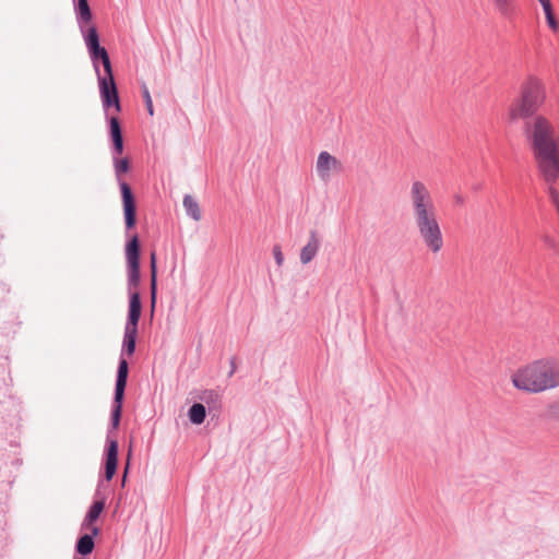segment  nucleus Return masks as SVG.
<instances>
[{
  "label": "nucleus",
  "mask_w": 559,
  "mask_h": 559,
  "mask_svg": "<svg viewBox=\"0 0 559 559\" xmlns=\"http://www.w3.org/2000/svg\"><path fill=\"white\" fill-rule=\"evenodd\" d=\"M409 202L418 238L430 253L439 254L443 249L444 239L437 206L425 182L420 180L412 182Z\"/></svg>",
  "instance_id": "1"
},
{
  "label": "nucleus",
  "mask_w": 559,
  "mask_h": 559,
  "mask_svg": "<svg viewBox=\"0 0 559 559\" xmlns=\"http://www.w3.org/2000/svg\"><path fill=\"white\" fill-rule=\"evenodd\" d=\"M532 139L538 170L547 183L555 185L559 178V138H554V128L544 116L534 118Z\"/></svg>",
  "instance_id": "2"
},
{
  "label": "nucleus",
  "mask_w": 559,
  "mask_h": 559,
  "mask_svg": "<svg viewBox=\"0 0 559 559\" xmlns=\"http://www.w3.org/2000/svg\"><path fill=\"white\" fill-rule=\"evenodd\" d=\"M547 99L544 81L537 76H527L520 87V94L509 108L512 120L526 119L534 116Z\"/></svg>",
  "instance_id": "3"
},
{
  "label": "nucleus",
  "mask_w": 559,
  "mask_h": 559,
  "mask_svg": "<svg viewBox=\"0 0 559 559\" xmlns=\"http://www.w3.org/2000/svg\"><path fill=\"white\" fill-rule=\"evenodd\" d=\"M542 378V366L536 359L519 367L511 374V382L519 391L537 394L544 392Z\"/></svg>",
  "instance_id": "4"
},
{
  "label": "nucleus",
  "mask_w": 559,
  "mask_h": 559,
  "mask_svg": "<svg viewBox=\"0 0 559 559\" xmlns=\"http://www.w3.org/2000/svg\"><path fill=\"white\" fill-rule=\"evenodd\" d=\"M114 168H115L117 179L119 180V183H120L126 226H127V228L130 229V228H133L136 223L135 200H134V197H133L130 186L127 182L120 180L121 174H126L130 169L129 158H127V157L119 158V157L115 156L114 157Z\"/></svg>",
  "instance_id": "5"
},
{
  "label": "nucleus",
  "mask_w": 559,
  "mask_h": 559,
  "mask_svg": "<svg viewBox=\"0 0 559 559\" xmlns=\"http://www.w3.org/2000/svg\"><path fill=\"white\" fill-rule=\"evenodd\" d=\"M128 362L126 359H121L119 361L117 381H116V390H115V408L112 411L111 420L112 427L117 428L120 423L121 411H122V401L124 395V389L127 385L128 379Z\"/></svg>",
  "instance_id": "6"
},
{
  "label": "nucleus",
  "mask_w": 559,
  "mask_h": 559,
  "mask_svg": "<svg viewBox=\"0 0 559 559\" xmlns=\"http://www.w3.org/2000/svg\"><path fill=\"white\" fill-rule=\"evenodd\" d=\"M316 171L319 179L326 182L334 175H337L343 171V164L334 155L330 154L326 151H323L318 155L316 163Z\"/></svg>",
  "instance_id": "7"
},
{
  "label": "nucleus",
  "mask_w": 559,
  "mask_h": 559,
  "mask_svg": "<svg viewBox=\"0 0 559 559\" xmlns=\"http://www.w3.org/2000/svg\"><path fill=\"white\" fill-rule=\"evenodd\" d=\"M539 362L544 392L559 388V358L543 357Z\"/></svg>",
  "instance_id": "8"
},
{
  "label": "nucleus",
  "mask_w": 559,
  "mask_h": 559,
  "mask_svg": "<svg viewBox=\"0 0 559 559\" xmlns=\"http://www.w3.org/2000/svg\"><path fill=\"white\" fill-rule=\"evenodd\" d=\"M129 269V283L138 286L140 283V243L138 236H133L126 248Z\"/></svg>",
  "instance_id": "9"
},
{
  "label": "nucleus",
  "mask_w": 559,
  "mask_h": 559,
  "mask_svg": "<svg viewBox=\"0 0 559 559\" xmlns=\"http://www.w3.org/2000/svg\"><path fill=\"white\" fill-rule=\"evenodd\" d=\"M86 46L93 60L100 59L106 74L112 71L109 56L104 47L99 45L97 31L94 26L90 27L85 38Z\"/></svg>",
  "instance_id": "10"
},
{
  "label": "nucleus",
  "mask_w": 559,
  "mask_h": 559,
  "mask_svg": "<svg viewBox=\"0 0 559 559\" xmlns=\"http://www.w3.org/2000/svg\"><path fill=\"white\" fill-rule=\"evenodd\" d=\"M99 91L105 108L115 106L117 112L121 110L117 86L114 80L112 71L104 78L98 79Z\"/></svg>",
  "instance_id": "11"
},
{
  "label": "nucleus",
  "mask_w": 559,
  "mask_h": 559,
  "mask_svg": "<svg viewBox=\"0 0 559 559\" xmlns=\"http://www.w3.org/2000/svg\"><path fill=\"white\" fill-rule=\"evenodd\" d=\"M495 12L502 19L511 21L518 14L516 0H490Z\"/></svg>",
  "instance_id": "12"
},
{
  "label": "nucleus",
  "mask_w": 559,
  "mask_h": 559,
  "mask_svg": "<svg viewBox=\"0 0 559 559\" xmlns=\"http://www.w3.org/2000/svg\"><path fill=\"white\" fill-rule=\"evenodd\" d=\"M320 248V240L317 231H310L309 240L305 247L300 250V262L302 264L310 263L317 255Z\"/></svg>",
  "instance_id": "13"
},
{
  "label": "nucleus",
  "mask_w": 559,
  "mask_h": 559,
  "mask_svg": "<svg viewBox=\"0 0 559 559\" xmlns=\"http://www.w3.org/2000/svg\"><path fill=\"white\" fill-rule=\"evenodd\" d=\"M141 300L139 293H133L130 296V304H129V316H128V322L126 324V329H132L138 330L139 320L141 317Z\"/></svg>",
  "instance_id": "14"
},
{
  "label": "nucleus",
  "mask_w": 559,
  "mask_h": 559,
  "mask_svg": "<svg viewBox=\"0 0 559 559\" xmlns=\"http://www.w3.org/2000/svg\"><path fill=\"white\" fill-rule=\"evenodd\" d=\"M118 463V442L116 440H110L107 450L106 456V467H105V477L107 480H110L117 469Z\"/></svg>",
  "instance_id": "15"
},
{
  "label": "nucleus",
  "mask_w": 559,
  "mask_h": 559,
  "mask_svg": "<svg viewBox=\"0 0 559 559\" xmlns=\"http://www.w3.org/2000/svg\"><path fill=\"white\" fill-rule=\"evenodd\" d=\"M104 508H105V502L104 501H95L91 506V508H90V510H88V512H87V514L85 516V520H84L85 527L88 531H91V533L93 535H95V536L99 533V530H98V527H96L94 525V522L99 518V515L103 512Z\"/></svg>",
  "instance_id": "16"
},
{
  "label": "nucleus",
  "mask_w": 559,
  "mask_h": 559,
  "mask_svg": "<svg viewBox=\"0 0 559 559\" xmlns=\"http://www.w3.org/2000/svg\"><path fill=\"white\" fill-rule=\"evenodd\" d=\"M109 126H110V135H111L112 142H114V152L117 156H119L123 152V139H122L120 123L116 116H112L109 119Z\"/></svg>",
  "instance_id": "17"
},
{
  "label": "nucleus",
  "mask_w": 559,
  "mask_h": 559,
  "mask_svg": "<svg viewBox=\"0 0 559 559\" xmlns=\"http://www.w3.org/2000/svg\"><path fill=\"white\" fill-rule=\"evenodd\" d=\"M150 266H151V302L152 309L155 307L156 302V292H157V267H156V253L153 251L150 257Z\"/></svg>",
  "instance_id": "18"
},
{
  "label": "nucleus",
  "mask_w": 559,
  "mask_h": 559,
  "mask_svg": "<svg viewBox=\"0 0 559 559\" xmlns=\"http://www.w3.org/2000/svg\"><path fill=\"white\" fill-rule=\"evenodd\" d=\"M183 206L186 209L187 214L191 216L194 221L199 222L202 218L201 209L193 197L187 194L183 198Z\"/></svg>",
  "instance_id": "19"
},
{
  "label": "nucleus",
  "mask_w": 559,
  "mask_h": 559,
  "mask_svg": "<svg viewBox=\"0 0 559 559\" xmlns=\"http://www.w3.org/2000/svg\"><path fill=\"white\" fill-rule=\"evenodd\" d=\"M138 330L124 329L123 349L128 356H132L135 350Z\"/></svg>",
  "instance_id": "20"
},
{
  "label": "nucleus",
  "mask_w": 559,
  "mask_h": 559,
  "mask_svg": "<svg viewBox=\"0 0 559 559\" xmlns=\"http://www.w3.org/2000/svg\"><path fill=\"white\" fill-rule=\"evenodd\" d=\"M206 411L203 404L195 403L189 409L190 421L194 425H201L205 419Z\"/></svg>",
  "instance_id": "21"
},
{
  "label": "nucleus",
  "mask_w": 559,
  "mask_h": 559,
  "mask_svg": "<svg viewBox=\"0 0 559 559\" xmlns=\"http://www.w3.org/2000/svg\"><path fill=\"white\" fill-rule=\"evenodd\" d=\"M93 549H94V540L91 535L85 534L82 537H80V539L76 544V551L80 555H83V556L88 555L93 551Z\"/></svg>",
  "instance_id": "22"
},
{
  "label": "nucleus",
  "mask_w": 559,
  "mask_h": 559,
  "mask_svg": "<svg viewBox=\"0 0 559 559\" xmlns=\"http://www.w3.org/2000/svg\"><path fill=\"white\" fill-rule=\"evenodd\" d=\"M76 13L80 21L84 23H90L92 21V11L87 0H78Z\"/></svg>",
  "instance_id": "23"
},
{
  "label": "nucleus",
  "mask_w": 559,
  "mask_h": 559,
  "mask_svg": "<svg viewBox=\"0 0 559 559\" xmlns=\"http://www.w3.org/2000/svg\"><path fill=\"white\" fill-rule=\"evenodd\" d=\"M543 9H544V12H545V15H546V20H547V23L549 25V27L557 32L558 28H559V23L557 22L555 15H554V12H552V8H551V2L545 4V5H542Z\"/></svg>",
  "instance_id": "24"
},
{
  "label": "nucleus",
  "mask_w": 559,
  "mask_h": 559,
  "mask_svg": "<svg viewBox=\"0 0 559 559\" xmlns=\"http://www.w3.org/2000/svg\"><path fill=\"white\" fill-rule=\"evenodd\" d=\"M547 412L551 418L559 420V401H556V402H552L551 404H549Z\"/></svg>",
  "instance_id": "25"
},
{
  "label": "nucleus",
  "mask_w": 559,
  "mask_h": 559,
  "mask_svg": "<svg viewBox=\"0 0 559 559\" xmlns=\"http://www.w3.org/2000/svg\"><path fill=\"white\" fill-rule=\"evenodd\" d=\"M143 97H144L148 114L151 116H153L154 115L153 103H152L150 92L146 87L143 88Z\"/></svg>",
  "instance_id": "26"
},
{
  "label": "nucleus",
  "mask_w": 559,
  "mask_h": 559,
  "mask_svg": "<svg viewBox=\"0 0 559 559\" xmlns=\"http://www.w3.org/2000/svg\"><path fill=\"white\" fill-rule=\"evenodd\" d=\"M273 255H274V259L276 261V264L278 266H282L283 263H284V255H283V252H282V249L280 246H274L273 248Z\"/></svg>",
  "instance_id": "27"
},
{
  "label": "nucleus",
  "mask_w": 559,
  "mask_h": 559,
  "mask_svg": "<svg viewBox=\"0 0 559 559\" xmlns=\"http://www.w3.org/2000/svg\"><path fill=\"white\" fill-rule=\"evenodd\" d=\"M130 455H131V450L129 451L128 460L130 459ZM128 468H129V461L127 462V466H126V468H124V474H123L122 484H124V481H126V477H127Z\"/></svg>",
  "instance_id": "28"
},
{
  "label": "nucleus",
  "mask_w": 559,
  "mask_h": 559,
  "mask_svg": "<svg viewBox=\"0 0 559 559\" xmlns=\"http://www.w3.org/2000/svg\"><path fill=\"white\" fill-rule=\"evenodd\" d=\"M542 5H545L550 2V0H538Z\"/></svg>",
  "instance_id": "29"
}]
</instances>
